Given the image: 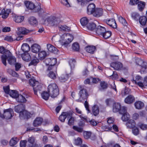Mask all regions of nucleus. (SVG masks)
I'll list each match as a JSON object with an SVG mask.
<instances>
[{"label": "nucleus", "instance_id": "obj_1", "mask_svg": "<svg viewBox=\"0 0 147 147\" xmlns=\"http://www.w3.org/2000/svg\"><path fill=\"white\" fill-rule=\"evenodd\" d=\"M7 53L1 55V61L6 66V60L7 59L8 63L10 65L14 64L16 62V58L12 55V54L9 51L7 52Z\"/></svg>", "mask_w": 147, "mask_h": 147}, {"label": "nucleus", "instance_id": "obj_2", "mask_svg": "<svg viewBox=\"0 0 147 147\" xmlns=\"http://www.w3.org/2000/svg\"><path fill=\"white\" fill-rule=\"evenodd\" d=\"M48 91L50 96L52 98H55L59 94V89L58 86L55 83L50 84L48 87Z\"/></svg>", "mask_w": 147, "mask_h": 147}, {"label": "nucleus", "instance_id": "obj_3", "mask_svg": "<svg viewBox=\"0 0 147 147\" xmlns=\"http://www.w3.org/2000/svg\"><path fill=\"white\" fill-rule=\"evenodd\" d=\"M24 3L27 9L33 10L34 12H39L42 11V9L40 8V6H35L34 4L31 2L26 1Z\"/></svg>", "mask_w": 147, "mask_h": 147}, {"label": "nucleus", "instance_id": "obj_4", "mask_svg": "<svg viewBox=\"0 0 147 147\" xmlns=\"http://www.w3.org/2000/svg\"><path fill=\"white\" fill-rule=\"evenodd\" d=\"M120 114L123 115L121 119L123 121H128L129 119L130 116L129 114L127 112V108L125 107H121L119 111Z\"/></svg>", "mask_w": 147, "mask_h": 147}, {"label": "nucleus", "instance_id": "obj_5", "mask_svg": "<svg viewBox=\"0 0 147 147\" xmlns=\"http://www.w3.org/2000/svg\"><path fill=\"white\" fill-rule=\"evenodd\" d=\"M47 20L48 23L52 26H56L61 22L59 18L53 16L48 18Z\"/></svg>", "mask_w": 147, "mask_h": 147}, {"label": "nucleus", "instance_id": "obj_6", "mask_svg": "<svg viewBox=\"0 0 147 147\" xmlns=\"http://www.w3.org/2000/svg\"><path fill=\"white\" fill-rule=\"evenodd\" d=\"M136 64L139 65L140 67L141 73H144L147 68L146 63L140 58L136 59Z\"/></svg>", "mask_w": 147, "mask_h": 147}, {"label": "nucleus", "instance_id": "obj_7", "mask_svg": "<svg viewBox=\"0 0 147 147\" xmlns=\"http://www.w3.org/2000/svg\"><path fill=\"white\" fill-rule=\"evenodd\" d=\"M79 94L80 98L79 99L77 100V101L78 102H81L82 101L81 99H82L84 100L86 99L88 96L86 90L85 89H82L80 90L79 92Z\"/></svg>", "mask_w": 147, "mask_h": 147}, {"label": "nucleus", "instance_id": "obj_8", "mask_svg": "<svg viewBox=\"0 0 147 147\" xmlns=\"http://www.w3.org/2000/svg\"><path fill=\"white\" fill-rule=\"evenodd\" d=\"M72 114V113L70 112H63L59 116V119L61 122H64L67 117L68 118L69 116L71 117Z\"/></svg>", "mask_w": 147, "mask_h": 147}, {"label": "nucleus", "instance_id": "obj_9", "mask_svg": "<svg viewBox=\"0 0 147 147\" xmlns=\"http://www.w3.org/2000/svg\"><path fill=\"white\" fill-rule=\"evenodd\" d=\"M13 111L12 109H9L5 110L4 111V118L6 119H11L13 116Z\"/></svg>", "mask_w": 147, "mask_h": 147}, {"label": "nucleus", "instance_id": "obj_10", "mask_svg": "<svg viewBox=\"0 0 147 147\" xmlns=\"http://www.w3.org/2000/svg\"><path fill=\"white\" fill-rule=\"evenodd\" d=\"M35 139L34 137H29L28 141L29 143L28 144V146L29 147H38V144L35 143Z\"/></svg>", "mask_w": 147, "mask_h": 147}, {"label": "nucleus", "instance_id": "obj_11", "mask_svg": "<svg viewBox=\"0 0 147 147\" xmlns=\"http://www.w3.org/2000/svg\"><path fill=\"white\" fill-rule=\"evenodd\" d=\"M115 70H118L120 69L123 67L122 64L120 62H116L112 63L110 65Z\"/></svg>", "mask_w": 147, "mask_h": 147}, {"label": "nucleus", "instance_id": "obj_12", "mask_svg": "<svg viewBox=\"0 0 147 147\" xmlns=\"http://www.w3.org/2000/svg\"><path fill=\"white\" fill-rule=\"evenodd\" d=\"M95 5L94 3L90 4L87 8V13L88 15L93 14L96 9Z\"/></svg>", "mask_w": 147, "mask_h": 147}, {"label": "nucleus", "instance_id": "obj_13", "mask_svg": "<svg viewBox=\"0 0 147 147\" xmlns=\"http://www.w3.org/2000/svg\"><path fill=\"white\" fill-rule=\"evenodd\" d=\"M36 85L33 87L34 92L35 94L37 95V92L40 93V91L42 89V85L38 82H36Z\"/></svg>", "mask_w": 147, "mask_h": 147}, {"label": "nucleus", "instance_id": "obj_14", "mask_svg": "<svg viewBox=\"0 0 147 147\" xmlns=\"http://www.w3.org/2000/svg\"><path fill=\"white\" fill-rule=\"evenodd\" d=\"M19 116L21 119H27L30 117L31 114L29 113L24 110L22 112L20 113Z\"/></svg>", "mask_w": 147, "mask_h": 147}, {"label": "nucleus", "instance_id": "obj_15", "mask_svg": "<svg viewBox=\"0 0 147 147\" xmlns=\"http://www.w3.org/2000/svg\"><path fill=\"white\" fill-rule=\"evenodd\" d=\"M103 14L102 9L101 8H96L94 12L93 15L96 17H99L102 16Z\"/></svg>", "mask_w": 147, "mask_h": 147}, {"label": "nucleus", "instance_id": "obj_16", "mask_svg": "<svg viewBox=\"0 0 147 147\" xmlns=\"http://www.w3.org/2000/svg\"><path fill=\"white\" fill-rule=\"evenodd\" d=\"M10 12V9H7L5 10V9H3L0 13V15H2V18L5 19L7 17Z\"/></svg>", "mask_w": 147, "mask_h": 147}, {"label": "nucleus", "instance_id": "obj_17", "mask_svg": "<svg viewBox=\"0 0 147 147\" xmlns=\"http://www.w3.org/2000/svg\"><path fill=\"white\" fill-rule=\"evenodd\" d=\"M41 49L40 45L36 44H34L31 47L32 51L34 53H37L39 52Z\"/></svg>", "mask_w": 147, "mask_h": 147}, {"label": "nucleus", "instance_id": "obj_18", "mask_svg": "<svg viewBox=\"0 0 147 147\" xmlns=\"http://www.w3.org/2000/svg\"><path fill=\"white\" fill-rule=\"evenodd\" d=\"M106 22L108 25L111 27L113 28H116L117 27V25L116 22L113 19L106 20Z\"/></svg>", "mask_w": 147, "mask_h": 147}, {"label": "nucleus", "instance_id": "obj_19", "mask_svg": "<svg viewBox=\"0 0 147 147\" xmlns=\"http://www.w3.org/2000/svg\"><path fill=\"white\" fill-rule=\"evenodd\" d=\"M135 100V97L132 95H130L125 98L124 101L126 103L130 104L134 102Z\"/></svg>", "mask_w": 147, "mask_h": 147}, {"label": "nucleus", "instance_id": "obj_20", "mask_svg": "<svg viewBox=\"0 0 147 147\" xmlns=\"http://www.w3.org/2000/svg\"><path fill=\"white\" fill-rule=\"evenodd\" d=\"M69 35L68 37H66V40L65 42V43L64 45L65 46H68L69 44L71 42L74 38L73 36L71 34L69 33L66 34V36Z\"/></svg>", "mask_w": 147, "mask_h": 147}, {"label": "nucleus", "instance_id": "obj_21", "mask_svg": "<svg viewBox=\"0 0 147 147\" xmlns=\"http://www.w3.org/2000/svg\"><path fill=\"white\" fill-rule=\"evenodd\" d=\"M45 62L47 65H50L54 66L57 62V59L56 58H53L51 59L50 58L47 59Z\"/></svg>", "mask_w": 147, "mask_h": 147}, {"label": "nucleus", "instance_id": "obj_22", "mask_svg": "<svg viewBox=\"0 0 147 147\" xmlns=\"http://www.w3.org/2000/svg\"><path fill=\"white\" fill-rule=\"evenodd\" d=\"M106 31L105 28L100 26H98L96 28V33L101 36Z\"/></svg>", "mask_w": 147, "mask_h": 147}, {"label": "nucleus", "instance_id": "obj_23", "mask_svg": "<svg viewBox=\"0 0 147 147\" xmlns=\"http://www.w3.org/2000/svg\"><path fill=\"white\" fill-rule=\"evenodd\" d=\"M24 19V18L23 16L17 15H15L13 17L14 20L17 23L21 22L23 21Z\"/></svg>", "mask_w": 147, "mask_h": 147}, {"label": "nucleus", "instance_id": "obj_24", "mask_svg": "<svg viewBox=\"0 0 147 147\" xmlns=\"http://www.w3.org/2000/svg\"><path fill=\"white\" fill-rule=\"evenodd\" d=\"M42 119L40 117H38L34 120L33 125L34 127H37L40 125L42 121Z\"/></svg>", "mask_w": 147, "mask_h": 147}, {"label": "nucleus", "instance_id": "obj_25", "mask_svg": "<svg viewBox=\"0 0 147 147\" xmlns=\"http://www.w3.org/2000/svg\"><path fill=\"white\" fill-rule=\"evenodd\" d=\"M23 59L26 61H30L31 57L29 53H24L22 55Z\"/></svg>", "mask_w": 147, "mask_h": 147}, {"label": "nucleus", "instance_id": "obj_26", "mask_svg": "<svg viewBox=\"0 0 147 147\" xmlns=\"http://www.w3.org/2000/svg\"><path fill=\"white\" fill-rule=\"evenodd\" d=\"M15 111L17 113H19L22 112L24 110L25 107L24 105H20L15 107Z\"/></svg>", "mask_w": 147, "mask_h": 147}, {"label": "nucleus", "instance_id": "obj_27", "mask_svg": "<svg viewBox=\"0 0 147 147\" xmlns=\"http://www.w3.org/2000/svg\"><path fill=\"white\" fill-rule=\"evenodd\" d=\"M19 139L17 137L12 138L9 142V144L11 146L15 145L19 141Z\"/></svg>", "mask_w": 147, "mask_h": 147}, {"label": "nucleus", "instance_id": "obj_28", "mask_svg": "<svg viewBox=\"0 0 147 147\" xmlns=\"http://www.w3.org/2000/svg\"><path fill=\"white\" fill-rule=\"evenodd\" d=\"M47 47L48 50L51 52L55 53L57 51V49L56 48L51 44H47Z\"/></svg>", "mask_w": 147, "mask_h": 147}, {"label": "nucleus", "instance_id": "obj_29", "mask_svg": "<svg viewBox=\"0 0 147 147\" xmlns=\"http://www.w3.org/2000/svg\"><path fill=\"white\" fill-rule=\"evenodd\" d=\"M147 19L146 16H142L139 18V23L142 26H145L147 23Z\"/></svg>", "mask_w": 147, "mask_h": 147}, {"label": "nucleus", "instance_id": "obj_30", "mask_svg": "<svg viewBox=\"0 0 147 147\" xmlns=\"http://www.w3.org/2000/svg\"><path fill=\"white\" fill-rule=\"evenodd\" d=\"M92 112L95 116L98 115L99 113V108L96 105H94L92 107Z\"/></svg>", "mask_w": 147, "mask_h": 147}, {"label": "nucleus", "instance_id": "obj_31", "mask_svg": "<svg viewBox=\"0 0 147 147\" xmlns=\"http://www.w3.org/2000/svg\"><path fill=\"white\" fill-rule=\"evenodd\" d=\"M21 49L24 53H27L30 50V47L28 45L27 43L23 44L21 47Z\"/></svg>", "mask_w": 147, "mask_h": 147}, {"label": "nucleus", "instance_id": "obj_32", "mask_svg": "<svg viewBox=\"0 0 147 147\" xmlns=\"http://www.w3.org/2000/svg\"><path fill=\"white\" fill-rule=\"evenodd\" d=\"M47 54L46 52L44 51H39L38 53V56L39 59L42 60L45 58L47 56Z\"/></svg>", "mask_w": 147, "mask_h": 147}, {"label": "nucleus", "instance_id": "obj_33", "mask_svg": "<svg viewBox=\"0 0 147 147\" xmlns=\"http://www.w3.org/2000/svg\"><path fill=\"white\" fill-rule=\"evenodd\" d=\"M134 105L136 109H142L144 107V104L142 102L138 101L135 102Z\"/></svg>", "mask_w": 147, "mask_h": 147}, {"label": "nucleus", "instance_id": "obj_34", "mask_svg": "<svg viewBox=\"0 0 147 147\" xmlns=\"http://www.w3.org/2000/svg\"><path fill=\"white\" fill-rule=\"evenodd\" d=\"M18 30L20 33H21L22 34H25L29 32H31L32 30H29L26 29V28L24 27H19L18 28Z\"/></svg>", "mask_w": 147, "mask_h": 147}, {"label": "nucleus", "instance_id": "obj_35", "mask_svg": "<svg viewBox=\"0 0 147 147\" xmlns=\"http://www.w3.org/2000/svg\"><path fill=\"white\" fill-rule=\"evenodd\" d=\"M136 123L133 120H129L126 123V126L129 128H133L135 126Z\"/></svg>", "mask_w": 147, "mask_h": 147}, {"label": "nucleus", "instance_id": "obj_36", "mask_svg": "<svg viewBox=\"0 0 147 147\" xmlns=\"http://www.w3.org/2000/svg\"><path fill=\"white\" fill-rule=\"evenodd\" d=\"M121 105L120 104L118 103H115L113 106V111L114 112H117L119 111L121 109Z\"/></svg>", "mask_w": 147, "mask_h": 147}, {"label": "nucleus", "instance_id": "obj_37", "mask_svg": "<svg viewBox=\"0 0 147 147\" xmlns=\"http://www.w3.org/2000/svg\"><path fill=\"white\" fill-rule=\"evenodd\" d=\"M29 24L32 25L36 26L38 23L37 20L34 17H31L29 19Z\"/></svg>", "mask_w": 147, "mask_h": 147}, {"label": "nucleus", "instance_id": "obj_38", "mask_svg": "<svg viewBox=\"0 0 147 147\" xmlns=\"http://www.w3.org/2000/svg\"><path fill=\"white\" fill-rule=\"evenodd\" d=\"M85 49L88 53H93L96 49V47L94 46H89L86 47Z\"/></svg>", "mask_w": 147, "mask_h": 147}, {"label": "nucleus", "instance_id": "obj_39", "mask_svg": "<svg viewBox=\"0 0 147 147\" xmlns=\"http://www.w3.org/2000/svg\"><path fill=\"white\" fill-rule=\"evenodd\" d=\"M80 22L82 26H87L88 24L89 20L86 17H83L81 19Z\"/></svg>", "mask_w": 147, "mask_h": 147}, {"label": "nucleus", "instance_id": "obj_40", "mask_svg": "<svg viewBox=\"0 0 147 147\" xmlns=\"http://www.w3.org/2000/svg\"><path fill=\"white\" fill-rule=\"evenodd\" d=\"M9 94L11 97L15 98H16L19 95L17 91L12 90H11Z\"/></svg>", "mask_w": 147, "mask_h": 147}, {"label": "nucleus", "instance_id": "obj_41", "mask_svg": "<svg viewBox=\"0 0 147 147\" xmlns=\"http://www.w3.org/2000/svg\"><path fill=\"white\" fill-rule=\"evenodd\" d=\"M131 17L134 20L137 21L140 18V15L138 13L133 12L131 13Z\"/></svg>", "mask_w": 147, "mask_h": 147}, {"label": "nucleus", "instance_id": "obj_42", "mask_svg": "<svg viewBox=\"0 0 147 147\" xmlns=\"http://www.w3.org/2000/svg\"><path fill=\"white\" fill-rule=\"evenodd\" d=\"M16 100L20 102H25L26 101L25 98L22 95H18L16 98Z\"/></svg>", "mask_w": 147, "mask_h": 147}, {"label": "nucleus", "instance_id": "obj_43", "mask_svg": "<svg viewBox=\"0 0 147 147\" xmlns=\"http://www.w3.org/2000/svg\"><path fill=\"white\" fill-rule=\"evenodd\" d=\"M111 32L110 31H106L101 35L105 39H107L109 38L111 35Z\"/></svg>", "mask_w": 147, "mask_h": 147}, {"label": "nucleus", "instance_id": "obj_44", "mask_svg": "<svg viewBox=\"0 0 147 147\" xmlns=\"http://www.w3.org/2000/svg\"><path fill=\"white\" fill-rule=\"evenodd\" d=\"M86 27L90 30H93L96 28V25L93 23H90L87 25Z\"/></svg>", "mask_w": 147, "mask_h": 147}, {"label": "nucleus", "instance_id": "obj_45", "mask_svg": "<svg viewBox=\"0 0 147 147\" xmlns=\"http://www.w3.org/2000/svg\"><path fill=\"white\" fill-rule=\"evenodd\" d=\"M100 85V87L99 88V90L101 91L106 89L107 87V84L104 81L101 82Z\"/></svg>", "mask_w": 147, "mask_h": 147}, {"label": "nucleus", "instance_id": "obj_46", "mask_svg": "<svg viewBox=\"0 0 147 147\" xmlns=\"http://www.w3.org/2000/svg\"><path fill=\"white\" fill-rule=\"evenodd\" d=\"M60 30L65 31H69L70 30V28L66 25L62 26L60 25L58 26Z\"/></svg>", "mask_w": 147, "mask_h": 147}, {"label": "nucleus", "instance_id": "obj_47", "mask_svg": "<svg viewBox=\"0 0 147 147\" xmlns=\"http://www.w3.org/2000/svg\"><path fill=\"white\" fill-rule=\"evenodd\" d=\"M69 75L67 74H63L59 77L60 80L61 82H64L68 78Z\"/></svg>", "mask_w": 147, "mask_h": 147}, {"label": "nucleus", "instance_id": "obj_48", "mask_svg": "<svg viewBox=\"0 0 147 147\" xmlns=\"http://www.w3.org/2000/svg\"><path fill=\"white\" fill-rule=\"evenodd\" d=\"M138 8L139 11H142L144 8L145 4L144 2L142 1L138 2Z\"/></svg>", "mask_w": 147, "mask_h": 147}, {"label": "nucleus", "instance_id": "obj_49", "mask_svg": "<svg viewBox=\"0 0 147 147\" xmlns=\"http://www.w3.org/2000/svg\"><path fill=\"white\" fill-rule=\"evenodd\" d=\"M50 95L49 93L47 92H44L41 94L42 98L45 100L48 99Z\"/></svg>", "mask_w": 147, "mask_h": 147}, {"label": "nucleus", "instance_id": "obj_50", "mask_svg": "<svg viewBox=\"0 0 147 147\" xmlns=\"http://www.w3.org/2000/svg\"><path fill=\"white\" fill-rule=\"evenodd\" d=\"M83 132V136L84 138L86 139L89 138L91 136V133L89 131H84Z\"/></svg>", "mask_w": 147, "mask_h": 147}, {"label": "nucleus", "instance_id": "obj_51", "mask_svg": "<svg viewBox=\"0 0 147 147\" xmlns=\"http://www.w3.org/2000/svg\"><path fill=\"white\" fill-rule=\"evenodd\" d=\"M8 72L12 76L15 77H18L19 75L15 71L11 69H8L7 70Z\"/></svg>", "mask_w": 147, "mask_h": 147}, {"label": "nucleus", "instance_id": "obj_52", "mask_svg": "<svg viewBox=\"0 0 147 147\" xmlns=\"http://www.w3.org/2000/svg\"><path fill=\"white\" fill-rule=\"evenodd\" d=\"M101 128L104 131H110L112 129V126L108 124L102 126Z\"/></svg>", "mask_w": 147, "mask_h": 147}, {"label": "nucleus", "instance_id": "obj_53", "mask_svg": "<svg viewBox=\"0 0 147 147\" xmlns=\"http://www.w3.org/2000/svg\"><path fill=\"white\" fill-rule=\"evenodd\" d=\"M65 43V42H61V40H59V41L56 42L55 45L59 48H61L62 46H63L64 47H66L67 46H65L64 44Z\"/></svg>", "mask_w": 147, "mask_h": 147}, {"label": "nucleus", "instance_id": "obj_54", "mask_svg": "<svg viewBox=\"0 0 147 147\" xmlns=\"http://www.w3.org/2000/svg\"><path fill=\"white\" fill-rule=\"evenodd\" d=\"M39 62V60L36 57L34 58L33 59L29 64V65H36Z\"/></svg>", "mask_w": 147, "mask_h": 147}, {"label": "nucleus", "instance_id": "obj_55", "mask_svg": "<svg viewBox=\"0 0 147 147\" xmlns=\"http://www.w3.org/2000/svg\"><path fill=\"white\" fill-rule=\"evenodd\" d=\"M73 129L75 130L79 133H81L84 131L82 127H79L76 126H73Z\"/></svg>", "mask_w": 147, "mask_h": 147}, {"label": "nucleus", "instance_id": "obj_56", "mask_svg": "<svg viewBox=\"0 0 147 147\" xmlns=\"http://www.w3.org/2000/svg\"><path fill=\"white\" fill-rule=\"evenodd\" d=\"M38 82L36 81L34 78H32L29 80V83L30 86L34 87L36 85V82Z\"/></svg>", "mask_w": 147, "mask_h": 147}, {"label": "nucleus", "instance_id": "obj_57", "mask_svg": "<svg viewBox=\"0 0 147 147\" xmlns=\"http://www.w3.org/2000/svg\"><path fill=\"white\" fill-rule=\"evenodd\" d=\"M69 63L71 69H72L74 67L76 61L74 59H71L69 60Z\"/></svg>", "mask_w": 147, "mask_h": 147}, {"label": "nucleus", "instance_id": "obj_58", "mask_svg": "<svg viewBox=\"0 0 147 147\" xmlns=\"http://www.w3.org/2000/svg\"><path fill=\"white\" fill-rule=\"evenodd\" d=\"M69 117L70 118L69 119L68 124L70 126L74 125V117H72V115L71 117L69 116Z\"/></svg>", "mask_w": 147, "mask_h": 147}, {"label": "nucleus", "instance_id": "obj_59", "mask_svg": "<svg viewBox=\"0 0 147 147\" xmlns=\"http://www.w3.org/2000/svg\"><path fill=\"white\" fill-rule=\"evenodd\" d=\"M72 48L75 51H78L79 49V46L78 43H74L72 46Z\"/></svg>", "mask_w": 147, "mask_h": 147}, {"label": "nucleus", "instance_id": "obj_60", "mask_svg": "<svg viewBox=\"0 0 147 147\" xmlns=\"http://www.w3.org/2000/svg\"><path fill=\"white\" fill-rule=\"evenodd\" d=\"M48 76L49 77L53 79H55L56 77L55 73L53 71H50L49 74H48Z\"/></svg>", "mask_w": 147, "mask_h": 147}, {"label": "nucleus", "instance_id": "obj_61", "mask_svg": "<svg viewBox=\"0 0 147 147\" xmlns=\"http://www.w3.org/2000/svg\"><path fill=\"white\" fill-rule=\"evenodd\" d=\"M60 1L62 4L66 7H70V5L68 2V0H61Z\"/></svg>", "mask_w": 147, "mask_h": 147}, {"label": "nucleus", "instance_id": "obj_62", "mask_svg": "<svg viewBox=\"0 0 147 147\" xmlns=\"http://www.w3.org/2000/svg\"><path fill=\"white\" fill-rule=\"evenodd\" d=\"M111 78L114 79H117L118 78V76L116 72L113 71V74L111 76H109Z\"/></svg>", "mask_w": 147, "mask_h": 147}, {"label": "nucleus", "instance_id": "obj_63", "mask_svg": "<svg viewBox=\"0 0 147 147\" xmlns=\"http://www.w3.org/2000/svg\"><path fill=\"white\" fill-rule=\"evenodd\" d=\"M119 22L121 23L123 25L126 26L127 23L126 20L122 17L120 16L119 17Z\"/></svg>", "mask_w": 147, "mask_h": 147}, {"label": "nucleus", "instance_id": "obj_64", "mask_svg": "<svg viewBox=\"0 0 147 147\" xmlns=\"http://www.w3.org/2000/svg\"><path fill=\"white\" fill-rule=\"evenodd\" d=\"M15 70L16 71H18L22 67V64L17 63H15Z\"/></svg>", "mask_w": 147, "mask_h": 147}]
</instances>
